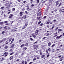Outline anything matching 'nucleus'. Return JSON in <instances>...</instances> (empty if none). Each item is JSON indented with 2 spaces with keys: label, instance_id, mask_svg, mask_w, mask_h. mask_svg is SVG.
<instances>
[{
  "label": "nucleus",
  "instance_id": "obj_31",
  "mask_svg": "<svg viewBox=\"0 0 64 64\" xmlns=\"http://www.w3.org/2000/svg\"><path fill=\"white\" fill-rule=\"evenodd\" d=\"M59 4V3H56V6H58Z\"/></svg>",
  "mask_w": 64,
  "mask_h": 64
},
{
  "label": "nucleus",
  "instance_id": "obj_53",
  "mask_svg": "<svg viewBox=\"0 0 64 64\" xmlns=\"http://www.w3.org/2000/svg\"><path fill=\"white\" fill-rule=\"evenodd\" d=\"M46 37H44V38H43L42 39L43 40L44 39H45V38H46Z\"/></svg>",
  "mask_w": 64,
  "mask_h": 64
},
{
  "label": "nucleus",
  "instance_id": "obj_61",
  "mask_svg": "<svg viewBox=\"0 0 64 64\" xmlns=\"http://www.w3.org/2000/svg\"><path fill=\"white\" fill-rule=\"evenodd\" d=\"M19 59H18L16 60V62H18V61H19Z\"/></svg>",
  "mask_w": 64,
  "mask_h": 64
},
{
  "label": "nucleus",
  "instance_id": "obj_50",
  "mask_svg": "<svg viewBox=\"0 0 64 64\" xmlns=\"http://www.w3.org/2000/svg\"><path fill=\"white\" fill-rule=\"evenodd\" d=\"M25 13H26V14H28V12L27 11H25Z\"/></svg>",
  "mask_w": 64,
  "mask_h": 64
},
{
  "label": "nucleus",
  "instance_id": "obj_1",
  "mask_svg": "<svg viewBox=\"0 0 64 64\" xmlns=\"http://www.w3.org/2000/svg\"><path fill=\"white\" fill-rule=\"evenodd\" d=\"M14 16L13 14H11L10 15V16L9 17V18H11L13 17V16Z\"/></svg>",
  "mask_w": 64,
  "mask_h": 64
},
{
  "label": "nucleus",
  "instance_id": "obj_43",
  "mask_svg": "<svg viewBox=\"0 0 64 64\" xmlns=\"http://www.w3.org/2000/svg\"><path fill=\"white\" fill-rule=\"evenodd\" d=\"M56 3H59V2L58 1H56Z\"/></svg>",
  "mask_w": 64,
  "mask_h": 64
},
{
  "label": "nucleus",
  "instance_id": "obj_30",
  "mask_svg": "<svg viewBox=\"0 0 64 64\" xmlns=\"http://www.w3.org/2000/svg\"><path fill=\"white\" fill-rule=\"evenodd\" d=\"M24 46V44H23L21 45L20 47H23V46Z\"/></svg>",
  "mask_w": 64,
  "mask_h": 64
},
{
  "label": "nucleus",
  "instance_id": "obj_54",
  "mask_svg": "<svg viewBox=\"0 0 64 64\" xmlns=\"http://www.w3.org/2000/svg\"><path fill=\"white\" fill-rule=\"evenodd\" d=\"M62 10H64V9H62V10H60V11H62Z\"/></svg>",
  "mask_w": 64,
  "mask_h": 64
},
{
  "label": "nucleus",
  "instance_id": "obj_39",
  "mask_svg": "<svg viewBox=\"0 0 64 64\" xmlns=\"http://www.w3.org/2000/svg\"><path fill=\"white\" fill-rule=\"evenodd\" d=\"M24 27L23 28H22V29H25V28L27 27L26 26H24Z\"/></svg>",
  "mask_w": 64,
  "mask_h": 64
},
{
  "label": "nucleus",
  "instance_id": "obj_63",
  "mask_svg": "<svg viewBox=\"0 0 64 64\" xmlns=\"http://www.w3.org/2000/svg\"><path fill=\"white\" fill-rule=\"evenodd\" d=\"M46 52H48V50H46Z\"/></svg>",
  "mask_w": 64,
  "mask_h": 64
},
{
  "label": "nucleus",
  "instance_id": "obj_40",
  "mask_svg": "<svg viewBox=\"0 0 64 64\" xmlns=\"http://www.w3.org/2000/svg\"><path fill=\"white\" fill-rule=\"evenodd\" d=\"M36 46H37V45H34L33 46L34 47H36Z\"/></svg>",
  "mask_w": 64,
  "mask_h": 64
},
{
  "label": "nucleus",
  "instance_id": "obj_15",
  "mask_svg": "<svg viewBox=\"0 0 64 64\" xmlns=\"http://www.w3.org/2000/svg\"><path fill=\"white\" fill-rule=\"evenodd\" d=\"M4 54L5 55H7V54H8V52H5L4 53Z\"/></svg>",
  "mask_w": 64,
  "mask_h": 64
},
{
  "label": "nucleus",
  "instance_id": "obj_2",
  "mask_svg": "<svg viewBox=\"0 0 64 64\" xmlns=\"http://www.w3.org/2000/svg\"><path fill=\"white\" fill-rule=\"evenodd\" d=\"M62 36V34H61L60 36H56V39H59V38H60L61 36Z\"/></svg>",
  "mask_w": 64,
  "mask_h": 64
},
{
  "label": "nucleus",
  "instance_id": "obj_21",
  "mask_svg": "<svg viewBox=\"0 0 64 64\" xmlns=\"http://www.w3.org/2000/svg\"><path fill=\"white\" fill-rule=\"evenodd\" d=\"M45 54H44L43 55H42L41 56L42 58H43L44 57H45Z\"/></svg>",
  "mask_w": 64,
  "mask_h": 64
},
{
  "label": "nucleus",
  "instance_id": "obj_56",
  "mask_svg": "<svg viewBox=\"0 0 64 64\" xmlns=\"http://www.w3.org/2000/svg\"><path fill=\"white\" fill-rule=\"evenodd\" d=\"M43 25V23H42L40 24V26H42Z\"/></svg>",
  "mask_w": 64,
  "mask_h": 64
},
{
  "label": "nucleus",
  "instance_id": "obj_25",
  "mask_svg": "<svg viewBox=\"0 0 64 64\" xmlns=\"http://www.w3.org/2000/svg\"><path fill=\"white\" fill-rule=\"evenodd\" d=\"M41 23V21H40L38 23V25H40Z\"/></svg>",
  "mask_w": 64,
  "mask_h": 64
},
{
  "label": "nucleus",
  "instance_id": "obj_7",
  "mask_svg": "<svg viewBox=\"0 0 64 64\" xmlns=\"http://www.w3.org/2000/svg\"><path fill=\"white\" fill-rule=\"evenodd\" d=\"M39 30H36L35 31V32H35L34 34H36V33H37L39 32Z\"/></svg>",
  "mask_w": 64,
  "mask_h": 64
},
{
  "label": "nucleus",
  "instance_id": "obj_23",
  "mask_svg": "<svg viewBox=\"0 0 64 64\" xmlns=\"http://www.w3.org/2000/svg\"><path fill=\"white\" fill-rule=\"evenodd\" d=\"M48 51L49 52H50V51H51V49H50V48H49L48 49Z\"/></svg>",
  "mask_w": 64,
  "mask_h": 64
},
{
  "label": "nucleus",
  "instance_id": "obj_5",
  "mask_svg": "<svg viewBox=\"0 0 64 64\" xmlns=\"http://www.w3.org/2000/svg\"><path fill=\"white\" fill-rule=\"evenodd\" d=\"M13 56H11L10 58V60H12V59H13Z\"/></svg>",
  "mask_w": 64,
  "mask_h": 64
},
{
  "label": "nucleus",
  "instance_id": "obj_62",
  "mask_svg": "<svg viewBox=\"0 0 64 64\" xmlns=\"http://www.w3.org/2000/svg\"><path fill=\"white\" fill-rule=\"evenodd\" d=\"M36 53H38V51L36 50Z\"/></svg>",
  "mask_w": 64,
  "mask_h": 64
},
{
  "label": "nucleus",
  "instance_id": "obj_22",
  "mask_svg": "<svg viewBox=\"0 0 64 64\" xmlns=\"http://www.w3.org/2000/svg\"><path fill=\"white\" fill-rule=\"evenodd\" d=\"M3 22H0V25H3Z\"/></svg>",
  "mask_w": 64,
  "mask_h": 64
},
{
  "label": "nucleus",
  "instance_id": "obj_48",
  "mask_svg": "<svg viewBox=\"0 0 64 64\" xmlns=\"http://www.w3.org/2000/svg\"><path fill=\"white\" fill-rule=\"evenodd\" d=\"M46 18V16H44V19H45V18Z\"/></svg>",
  "mask_w": 64,
  "mask_h": 64
},
{
  "label": "nucleus",
  "instance_id": "obj_9",
  "mask_svg": "<svg viewBox=\"0 0 64 64\" xmlns=\"http://www.w3.org/2000/svg\"><path fill=\"white\" fill-rule=\"evenodd\" d=\"M12 40L11 41V42L10 43V44H12L13 43V42H13V41H14V38H13Z\"/></svg>",
  "mask_w": 64,
  "mask_h": 64
},
{
  "label": "nucleus",
  "instance_id": "obj_17",
  "mask_svg": "<svg viewBox=\"0 0 64 64\" xmlns=\"http://www.w3.org/2000/svg\"><path fill=\"white\" fill-rule=\"evenodd\" d=\"M24 62H25L24 60H22V62H21V64H24Z\"/></svg>",
  "mask_w": 64,
  "mask_h": 64
},
{
  "label": "nucleus",
  "instance_id": "obj_12",
  "mask_svg": "<svg viewBox=\"0 0 64 64\" xmlns=\"http://www.w3.org/2000/svg\"><path fill=\"white\" fill-rule=\"evenodd\" d=\"M7 27V26H5L4 27V30H7V28H6Z\"/></svg>",
  "mask_w": 64,
  "mask_h": 64
},
{
  "label": "nucleus",
  "instance_id": "obj_64",
  "mask_svg": "<svg viewBox=\"0 0 64 64\" xmlns=\"http://www.w3.org/2000/svg\"><path fill=\"white\" fill-rule=\"evenodd\" d=\"M7 21H5L4 22V23H7Z\"/></svg>",
  "mask_w": 64,
  "mask_h": 64
},
{
  "label": "nucleus",
  "instance_id": "obj_20",
  "mask_svg": "<svg viewBox=\"0 0 64 64\" xmlns=\"http://www.w3.org/2000/svg\"><path fill=\"white\" fill-rule=\"evenodd\" d=\"M4 58H2V60H0L1 62L3 61V60H4Z\"/></svg>",
  "mask_w": 64,
  "mask_h": 64
},
{
  "label": "nucleus",
  "instance_id": "obj_24",
  "mask_svg": "<svg viewBox=\"0 0 64 64\" xmlns=\"http://www.w3.org/2000/svg\"><path fill=\"white\" fill-rule=\"evenodd\" d=\"M36 60V58H34V59H33V61H35V60Z\"/></svg>",
  "mask_w": 64,
  "mask_h": 64
},
{
  "label": "nucleus",
  "instance_id": "obj_14",
  "mask_svg": "<svg viewBox=\"0 0 64 64\" xmlns=\"http://www.w3.org/2000/svg\"><path fill=\"white\" fill-rule=\"evenodd\" d=\"M28 44H29V43L27 42L25 44V46H28Z\"/></svg>",
  "mask_w": 64,
  "mask_h": 64
},
{
  "label": "nucleus",
  "instance_id": "obj_38",
  "mask_svg": "<svg viewBox=\"0 0 64 64\" xmlns=\"http://www.w3.org/2000/svg\"><path fill=\"white\" fill-rule=\"evenodd\" d=\"M30 40H31V41H33V38H30Z\"/></svg>",
  "mask_w": 64,
  "mask_h": 64
},
{
  "label": "nucleus",
  "instance_id": "obj_49",
  "mask_svg": "<svg viewBox=\"0 0 64 64\" xmlns=\"http://www.w3.org/2000/svg\"><path fill=\"white\" fill-rule=\"evenodd\" d=\"M6 25L7 26H8V25H9V24L8 23L6 24Z\"/></svg>",
  "mask_w": 64,
  "mask_h": 64
},
{
  "label": "nucleus",
  "instance_id": "obj_57",
  "mask_svg": "<svg viewBox=\"0 0 64 64\" xmlns=\"http://www.w3.org/2000/svg\"><path fill=\"white\" fill-rule=\"evenodd\" d=\"M31 6H34V5L33 4H32L31 5Z\"/></svg>",
  "mask_w": 64,
  "mask_h": 64
},
{
  "label": "nucleus",
  "instance_id": "obj_13",
  "mask_svg": "<svg viewBox=\"0 0 64 64\" xmlns=\"http://www.w3.org/2000/svg\"><path fill=\"white\" fill-rule=\"evenodd\" d=\"M8 48V46H5L4 47V49H7Z\"/></svg>",
  "mask_w": 64,
  "mask_h": 64
},
{
  "label": "nucleus",
  "instance_id": "obj_18",
  "mask_svg": "<svg viewBox=\"0 0 64 64\" xmlns=\"http://www.w3.org/2000/svg\"><path fill=\"white\" fill-rule=\"evenodd\" d=\"M12 38H10V39H9V42H10L11 40H12Z\"/></svg>",
  "mask_w": 64,
  "mask_h": 64
},
{
  "label": "nucleus",
  "instance_id": "obj_59",
  "mask_svg": "<svg viewBox=\"0 0 64 64\" xmlns=\"http://www.w3.org/2000/svg\"><path fill=\"white\" fill-rule=\"evenodd\" d=\"M3 40H2V41L0 42V43H2V42H3Z\"/></svg>",
  "mask_w": 64,
  "mask_h": 64
},
{
  "label": "nucleus",
  "instance_id": "obj_3",
  "mask_svg": "<svg viewBox=\"0 0 64 64\" xmlns=\"http://www.w3.org/2000/svg\"><path fill=\"white\" fill-rule=\"evenodd\" d=\"M15 46V44H13L12 45V46L10 47V48H12Z\"/></svg>",
  "mask_w": 64,
  "mask_h": 64
},
{
  "label": "nucleus",
  "instance_id": "obj_52",
  "mask_svg": "<svg viewBox=\"0 0 64 64\" xmlns=\"http://www.w3.org/2000/svg\"><path fill=\"white\" fill-rule=\"evenodd\" d=\"M15 10V8H12V10L13 11H14Z\"/></svg>",
  "mask_w": 64,
  "mask_h": 64
},
{
  "label": "nucleus",
  "instance_id": "obj_11",
  "mask_svg": "<svg viewBox=\"0 0 64 64\" xmlns=\"http://www.w3.org/2000/svg\"><path fill=\"white\" fill-rule=\"evenodd\" d=\"M38 48V46H36L34 47V50H35L36 49V50H37V48Z\"/></svg>",
  "mask_w": 64,
  "mask_h": 64
},
{
  "label": "nucleus",
  "instance_id": "obj_16",
  "mask_svg": "<svg viewBox=\"0 0 64 64\" xmlns=\"http://www.w3.org/2000/svg\"><path fill=\"white\" fill-rule=\"evenodd\" d=\"M51 45V43L50 42L48 43V46H50Z\"/></svg>",
  "mask_w": 64,
  "mask_h": 64
},
{
  "label": "nucleus",
  "instance_id": "obj_44",
  "mask_svg": "<svg viewBox=\"0 0 64 64\" xmlns=\"http://www.w3.org/2000/svg\"><path fill=\"white\" fill-rule=\"evenodd\" d=\"M28 25V24H25V26H24V27H26V26H27Z\"/></svg>",
  "mask_w": 64,
  "mask_h": 64
},
{
  "label": "nucleus",
  "instance_id": "obj_60",
  "mask_svg": "<svg viewBox=\"0 0 64 64\" xmlns=\"http://www.w3.org/2000/svg\"><path fill=\"white\" fill-rule=\"evenodd\" d=\"M57 11V10L56 9L55 10H54V11H55V12H56V11Z\"/></svg>",
  "mask_w": 64,
  "mask_h": 64
},
{
  "label": "nucleus",
  "instance_id": "obj_4",
  "mask_svg": "<svg viewBox=\"0 0 64 64\" xmlns=\"http://www.w3.org/2000/svg\"><path fill=\"white\" fill-rule=\"evenodd\" d=\"M32 36L33 37H34V38H36V35L34 34H32Z\"/></svg>",
  "mask_w": 64,
  "mask_h": 64
},
{
  "label": "nucleus",
  "instance_id": "obj_27",
  "mask_svg": "<svg viewBox=\"0 0 64 64\" xmlns=\"http://www.w3.org/2000/svg\"><path fill=\"white\" fill-rule=\"evenodd\" d=\"M12 49H11L9 50V51H10V52H13V50H12Z\"/></svg>",
  "mask_w": 64,
  "mask_h": 64
},
{
  "label": "nucleus",
  "instance_id": "obj_26",
  "mask_svg": "<svg viewBox=\"0 0 64 64\" xmlns=\"http://www.w3.org/2000/svg\"><path fill=\"white\" fill-rule=\"evenodd\" d=\"M46 34H47L46 36H49V35H50V34L49 33Z\"/></svg>",
  "mask_w": 64,
  "mask_h": 64
},
{
  "label": "nucleus",
  "instance_id": "obj_6",
  "mask_svg": "<svg viewBox=\"0 0 64 64\" xmlns=\"http://www.w3.org/2000/svg\"><path fill=\"white\" fill-rule=\"evenodd\" d=\"M23 13V12H20V16H22V15H23V14H22V13Z\"/></svg>",
  "mask_w": 64,
  "mask_h": 64
},
{
  "label": "nucleus",
  "instance_id": "obj_58",
  "mask_svg": "<svg viewBox=\"0 0 64 64\" xmlns=\"http://www.w3.org/2000/svg\"><path fill=\"white\" fill-rule=\"evenodd\" d=\"M22 11H24L25 10V8H22Z\"/></svg>",
  "mask_w": 64,
  "mask_h": 64
},
{
  "label": "nucleus",
  "instance_id": "obj_46",
  "mask_svg": "<svg viewBox=\"0 0 64 64\" xmlns=\"http://www.w3.org/2000/svg\"><path fill=\"white\" fill-rule=\"evenodd\" d=\"M1 8V9H4V6L2 7Z\"/></svg>",
  "mask_w": 64,
  "mask_h": 64
},
{
  "label": "nucleus",
  "instance_id": "obj_34",
  "mask_svg": "<svg viewBox=\"0 0 64 64\" xmlns=\"http://www.w3.org/2000/svg\"><path fill=\"white\" fill-rule=\"evenodd\" d=\"M37 19H38V20H39V19H40V17H39V18L37 17Z\"/></svg>",
  "mask_w": 64,
  "mask_h": 64
},
{
  "label": "nucleus",
  "instance_id": "obj_33",
  "mask_svg": "<svg viewBox=\"0 0 64 64\" xmlns=\"http://www.w3.org/2000/svg\"><path fill=\"white\" fill-rule=\"evenodd\" d=\"M58 29V27H57L56 28V29L55 30L56 31H57V29Z\"/></svg>",
  "mask_w": 64,
  "mask_h": 64
},
{
  "label": "nucleus",
  "instance_id": "obj_28",
  "mask_svg": "<svg viewBox=\"0 0 64 64\" xmlns=\"http://www.w3.org/2000/svg\"><path fill=\"white\" fill-rule=\"evenodd\" d=\"M55 44H53L51 46L52 47H54V46H55Z\"/></svg>",
  "mask_w": 64,
  "mask_h": 64
},
{
  "label": "nucleus",
  "instance_id": "obj_37",
  "mask_svg": "<svg viewBox=\"0 0 64 64\" xmlns=\"http://www.w3.org/2000/svg\"><path fill=\"white\" fill-rule=\"evenodd\" d=\"M49 54H50L49 53L48 54V55H47V57H49Z\"/></svg>",
  "mask_w": 64,
  "mask_h": 64
},
{
  "label": "nucleus",
  "instance_id": "obj_42",
  "mask_svg": "<svg viewBox=\"0 0 64 64\" xmlns=\"http://www.w3.org/2000/svg\"><path fill=\"white\" fill-rule=\"evenodd\" d=\"M5 33V31H3L2 32V34H4Z\"/></svg>",
  "mask_w": 64,
  "mask_h": 64
},
{
  "label": "nucleus",
  "instance_id": "obj_47",
  "mask_svg": "<svg viewBox=\"0 0 64 64\" xmlns=\"http://www.w3.org/2000/svg\"><path fill=\"white\" fill-rule=\"evenodd\" d=\"M24 63L25 64H27V62L26 61H25L24 62Z\"/></svg>",
  "mask_w": 64,
  "mask_h": 64
},
{
  "label": "nucleus",
  "instance_id": "obj_45",
  "mask_svg": "<svg viewBox=\"0 0 64 64\" xmlns=\"http://www.w3.org/2000/svg\"><path fill=\"white\" fill-rule=\"evenodd\" d=\"M46 2V0L44 1L42 3H45V2Z\"/></svg>",
  "mask_w": 64,
  "mask_h": 64
},
{
  "label": "nucleus",
  "instance_id": "obj_10",
  "mask_svg": "<svg viewBox=\"0 0 64 64\" xmlns=\"http://www.w3.org/2000/svg\"><path fill=\"white\" fill-rule=\"evenodd\" d=\"M27 48L26 47H25L23 48V50H24V51H25V50H26V49H27Z\"/></svg>",
  "mask_w": 64,
  "mask_h": 64
},
{
  "label": "nucleus",
  "instance_id": "obj_32",
  "mask_svg": "<svg viewBox=\"0 0 64 64\" xmlns=\"http://www.w3.org/2000/svg\"><path fill=\"white\" fill-rule=\"evenodd\" d=\"M50 23V22H48L46 23V24H49Z\"/></svg>",
  "mask_w": 64,
  "mask_h": 64
},
{
  "label": "nucleus",
  "instance_id": "obj_19",
  "mask_svg": "<svg viewBox=\"0 0 64 64\" xmlns=\"http://www.w3.org/2000/svg\"><path fill=\"white\" fill-rule=\"evenodd\" d=\"M14 54V52H12L10 53V55H12L13 54Z\"/></svg>",
  "mask_w": 64,
  "mask_h": 64
},
{
  "label": "nucleus",
  "instance_id": "obj_51",
  "mask_svg": "<svg viewBox=\"0 0 64 64\" xmlns=\"http://www.w3.org/2000/svg\"><path fill=\"white\" fill-rule=\"evenodd\" d=\"M47 27H48V28H49V25H47Z\"/></svg>",
  "mask_w": 64,
  "mask_h": 64
},
{
  "label": "nucleus",
  "instance_id": "obj_36",
  "mask_svg": "<svg viewBox=\"0 0 64 64\" xmlns=\"http://www.w3.org/2000/svg\"><path fill=\"white\" fill-rule=\"evenodd\" d=\"M37 59H40V57L38 56L36 58Z\"/></svg>",
  "mask_w": 64,
  "mask_h": 64
},
{
  "label": "nucleus",
  "instance_id": "obj_41",
  "mask_svg": "<svg viewBox=\"0 0 64 64\" xmlns=\"http://www.w3.org/2000/svg\"><path fill=\"white\" fill-rule=\"evenodd\" d=\"M32 63H33V62H30L29 63V64H32Z\"/></svg>",
  "mask_w": 64,
  "mask_h": 64
},
{
  "label": "nucleus",
  "instance_id": "obj_8",
  "mask_svg": "<svg viewBox=\"0 0 64 64\" xmlns=\"http://www.w3.org/2000/svg\"><path fill=\"white\" fill-rule=\"evenodd\" d=\"M62 31V29H59L58 31V33H60V32Z\"/></svg>",
  "mask_w": 64,
  "mask_h": 64
},
{
  "label": "nucleus",
  "instance_id": "obj_29",
  "mask_svg": "<svg viewBox=\"0 0 64 64\" xmlns=\"http://www.w3.org/2000/svg\"><path fill=\"white\" fill-rule=\"evenodd\" d=\"M29 9H30V8L28 7L26 8L27 10H29Z\"/></svg>",
  "mask_w": 64,
  "mask_h": 64
},
{
  "label": "nucleus",
  "instance_id": "obj_55",
  "mask_svg": "<svg viewBox=\"0 0 64 64\" xmlns=\"http://www.w3.org/2000/svg\"><path fill=\"white\" fill-rule=\"evenodd\" d=\"M61 4H62V3H60L59 4V6H61Z\"/></svg>",
  "mask_w": 64,
  "mask_h": 64
},
{
  "label": "nucleus",
  "instance_id": "obj_35",
  "mask_svg": "<svg viewBox=\"0 0 64 64\" xmlns=\"http://www.w3.org/2000/svg\"><path fill=\"white\" fill-rule=\"evenodd\" d=\"M36 1L37 3H39V0H36Z\"/></svg>",
  "mask_w": 64,
  "mask_h": 64
}]
</instances>
